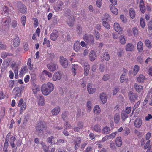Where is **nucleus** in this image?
<instances>
[{"label":"nucleus","instance_id":"nucleus-1","mask_svg":"<svg viewBox=\"0 0 152 152\" xmlns=\"http://www.w3.org/2000/svg\"><path fill=\"white\" fill-rule=\"evenodd\" d=\"M54 86L51 83L48 82L47 84H43L41 87V90L43 94L47 96L53 90Z\"/></svg>","mask_w":152,"mask_h":152},{"label":"nucleus","instance_id":"nucleus-2","mask_svg":"<svg viewBox=\"0 0 152 152\" xmlns=\"http://www.w3.org/2000/svg\"><path fill=\"white\" fill-rule=\"evenodd\" d=\"M83 39L87 45L91 46L94 44V40L93 36L91 34H86L83 36Z\"/></svg>","mask_w":152,"mask_h":152},{"label":"nucleus","instance_id":"nucleus-3","mask_svg":"<svg viewBox=\"0 0 152 152\" xmlns=\"http://www.w3.org/2000/svg\"><path fill=\"white\" fill-rule=\"evenodd\" d=\"M16 5L18 12L24 14H26L27 13V7L20 2H18L16 4Z\"/></svg>","mask_w":152,"mask_h":152},{"label":"nucleus","instance_id":"nucleus-4","mask_svg":"<svg viewBox=\"0 0 152 152\" xmlns=\"http://www.w3.org/2000/svg\"><path fill=\"white\" fill-rule=\"evenodd\" d=\"M46 124L44 122L39 121L36 127V130L37 132H42L43 130L46 129Z\"/></svg>","mask_w":152,"mask_h":152},{"label":"nucleus","instance_id":"nucleus-5","mask_svg":"<svg viewBox=\"0 0 152 152\" xmlns=\"http://www.w3.org/2000/svg\"><path fill=\"white\" fill-rule=\"evenodd\" d=\"M128 96L131 102L134 103L137 99L138 96L137 94L130 91L129 92Z\"/></svg>","mask_w":152,"mask_h":152},{"label":"nucleus","instance_id":"nucleus-6","mask_svg":"<svg viewBox=\"0 0 152 152\" xmlns=\"http://www.w3.org/2000/svg\"><path fill=\"white\" fill-rule=\"evenodd\" d=\"M23 99H20L19 101L18 106L20 107H21L20 109V114H21L22 112L24 111L26 108V104L25 102L23 103Z\"/></svg>","mask_w":152,"mask_h":152},{"label":"nucleus","instance_id":"nucleus-7","mask_svg":"<svg viewBox=\"0 0 152 152\" xmlns=\"http://www.w3.org/2000/svg\"><path fill=\"white\" fill-rule=\"evenodd\" d=\"M61 64L64 68H66L68 65V62L67 60L63 56H61L60 58Z\"/></svg>","mask_w":152,"mask_h":152},{"label":"nucleus","instance_id":"nucleus-8","mask_svg":"<svg viewBox=\"0 0 152 152\" xmlns=\"http://www.w3.org/2000/svg\"><path fill=\"white\" fill-rule=\"evenodd\" d=\"M75 19L72 16H69L67 19L66 23L69 26L72 27L74 25Z\"/></svg>","mask_w":152,"mask_h":152},{"label":"nucleus","instance_id":"nucleus-9","mask_svg":"<svg viewBox=\"0 0 152 152\" xmlns=\"http://www.w3.org/2000/svg\"><path fill=\"white\" fill-rule=\"evenodd\" d=\"M114 27L115 31L118 34H121L122 33V28L120 26V25L118 23H115L114 24Z\"/></svg>","mask_w":152,"mask_h":152},{"label":"nucleus","instance_id":"nucleus-10","mask_svg":"<svg viewBox=\"0 0 152 152\" xmlns=\"http://www.w3.org/2000/svg\"><path fill=\"white\" fill-rule=\"evenodd\" d=\"M84 70V74L86 75H87L89 73L90 69L89 65L88 63L86 62L84 63L83 65Z\"/></svg>","mask_w":152,"mask_h":152},{"label":"nucleus","instance_id":"nucleus-11","mask_svg":"<svg viewBox=\"0 0 152 152\" xmlns=\"http://www.w3.org/2000/svg\"><path fill=\"white\" fill-rule=\"evenodd\" d=\"M142 123V120L140 118H137L135 121L134 125L135 127L137 128H140Z\"/></svg>","mask_w":152,"mask_h":152},{"label":"nucleus","instance_id":"nucleus-12","mask_svg":"<svg viewBox=\"0 0 152 152\" xmlns=\"http://www.w3.org/2000/svg\"><path fill=\"white\" fill-rule=\"evenodd\" d=\"M89 56L91 61H94L96 58V53L93 50H92L90 52Z\"/></svg>","mask_w":152,"mask_h":152},{"label":"nucleus","instance_id":"nucleus-13","mask_svg":"<svg viewBox=\"0 0 152 152\" xmlns=\"http://www.w3.org/2000/svg\"><path fill=\"white\" fill-rule=\"evenodd\" d=\"M134 46L133 44L128 43L125 46V50L126 51H132L134 50Z\"/></svg>","mask_w":152,"mask_h":152},{"label":"nucleus","instance_id":"nucleus-14","mask_svg":"<svg viewBox=\"0 0 152 152\" xmlns=\"http://www.w3.org/2000/svg\"><path fill=\"white\" fill-rule=\"evenodd\" d=\"M87 91L90 94H93L96 91V89L92 88V84L91 83H88L87 85Z\"/></svg>","mask_w":152,"mask_h":152},{"label":"nucleus","instance_id":"nucleus-15","mask_svg":"<svg viewBox=\"0 0 152 152\" xmlns=\"http://www.w3.org/2000/svg\"><path fill=\"white\" fill-rule=\"evenodd\" d=\"M63 3L61 1H59L58 5L54 7V9L56 12H58L62 10Z\"/></svg>","mask_w":152,"mask_h":152},{"label":"nucleus","instance_id":"nucleus-16","mask_svg":"<svg viewBox=\"0 0 152 152\" xmlns=\"http://www.w3.org/2000/svg\"><path fill=\"white\" fill-rule=\"evenodd\" d=\"M80 48L79 42L78 41H76L74 45L73 49L74 50L75 52H77L80 50Z\"/></svg>","mask_w":152,"mask_h":152},{"label":"nucleus","instance_id":"nucleus-17","mask_svg":"<svg viewBox=\"0 0 152 152\" xmlns=\"http://www.w3.org/2000/svg\"><path fill=\"white\" fill-rule=\"evenodd\" d=\"M47 66L49 70L51 71H54L56 67V65L54 64H48Z\"/></svg>","mask_w":152,"mask_h":152},{"label":"nucleus","instance_id":"nucleus-18","mask_svg":"<svg viewBox=\"0 0 152 152\" xmlns=\"http://www.w3.org/2000/svg\"><path fill=\"white\" fill-rule=\"evenodd\" d=\"M61 78L60 74L58 72L55 73L53 77V80L54 81L59 80Z\"/></svg>","mask_w":152,"mask_h":152},{"label":"nucleus","instance_id":"nucleus-19","mask_svg":"<svg viewBox=\"0 0 152 152\" xmlns=\"http://www.w3.org/2000/svg\"><path fill=\"white\" fill-rule=\"evenodd\" d=\"M13 93L16 96H19L20 95V90L19 88H16L13 89Z\"/></svg>","mask_w":152,"mask_h":152},{"label":"nucleus","instance_id":"nucleus-20","mask_svg":"<svg viewBox=\"0 0 152 152\" xmlns=\"http://www.w3.org/2000/svg\"><path fill=\"white\" fill-rule=\"evenodd\" d=\"M60 111V108L58 106L56 107L52 110V113L53 115H57Z\"/></svg>","mask_w":152,"mask_h":152},{"label":"nucleus","instance_id":"nucleus-21","mask_svg":"<svg viewBox=\"0 0 152 152\" xmlns=\"http://www.w3.org/2000/svg\"><path fill=\"white\" fill-rule=\"evenodd\" d=\"M100 99L101 101L103 104H104L107 100L106 94L104 93H102L100 94Z\"/></svg>","mask_w":152,"mask_h":152},{"label":"nucleus","instance_id":"nucleus-22","mask_svg":"<svg viewBox=\"0 0 152 152\" xmlns=\"http://www.w3.org/2000/svg\"><path fill=\"white\" fill-rule=\"evenodd\" d=\"M14 46L15 47H18L20 44V41L19 37L18 36H16L14 39Z\"/></svg>","mask_w":152,"mask_h":152},{"label":"nucleus","instance_id":"nucleus-23","mask_svg":"<svg viewBox=\"0 0 152 152\" xmlns=\"http://www.w3.org/2000/svg\"><path fill=\"white\" fill-rule=\"evenodd\" d=\"M116 145L118 147H120L122 145V141L121 137L117 138L115 141Z\"/></svg>","mask_w":152,"mask_h":152},{"label":"nucleus","instance_id":"nucleus-24","mask_svg":"<svg viewBox=\"0 0 152 152\" xmlns=\"http://www.w3.org/2000/svg\"><path fill=\"white\" fill-rule=\"evenodd\" d=\"M114 121L115 123L117 124L120 120V115L119 113H116L114 116Z\"/></svg>","mask_w":152,"mask_h":152},{"label":"nucleus","instance_id":"nucleus-25","mask_svg":"<svg viewBox=\"0 0 152 152\" xmlns=\"http://www.w3.org/2000/svg\"><path fill=\"white\" fill-rule=\"evenodd\" d=\"M93 110L94 113L96 115H98L101 112L100 107L97 105L94 107Z\"/></svg>","mask_w":152,"mask_h":152},{"label":"nucleus","instance_id":"nucleus-26","mask_svg":"<svg viewBox=\"0 0 152 152\" xmlns=\"http://www.w3.org/2000/svg\"><path fill=\"white\" fill-rule=\"evenodd\" d=\"M134 87L136 91L138 92H140L142 90L143 87L142 86L137 83L134 85Z\"/></svg>","mask_w":152,"mask_h":152},{"label":"nucleus","instance_id":"nucleus-27","mask_svg":"<svg viewBox=\"0 0 152 152\" xmlns=\"http://www.w3.org/2000/svg\"><path fill=\"white\" fill-rule=\"evenodd\" d=\"M58 37L57 33H52L50 35L51 39L53 41H55L57 39Z\"/></svg>","mask_w":152,"mask_h":152},{"label":"nucleus","instance_id":"nucleus-28","mask_svg":"<svg viewBox=\"0 0 152 152\" xmlns=\"http://www.w3.org/2000/svg\"><path fill=\"white\" fill-rule=\"evenodd\" d=\"M129 13L131 18L132 19H133L135 16V12L134 9L133 8H130Z\"/></svg>","mask_w":152,"mask_h":152},{"label":"nucleus","instance_id":"nucleus-29","mask_svg":"<svg viewBox=\"0 0 152 152\" xmlns=\"http://www.w3.org/2000/svg\"><path fill=\"white\" fill-rule=\"evenodd\" d=\"M143 44L141 41H139L137 44V48L140 52H141L143 50Z\"/></svg>","mask_w":152,"mask_h":152},{"label":"nucleus","instance_id":"nucleus-30","mask_svg":"<svg viewBox=\"0 0 152 152\" xmlns=\"http://www.w3.org/2000/svg\"><path fill=\"white\" fill-rule=\"evenodd\" d=\"M145 44L146 47L148 49L151 48L152 47V44L151 42L148 39H147L145 41Z\"/></svg>","mask_w":152,"mask_h":152},{"label":"nucleus","instance_id":"nucleus-31","mask_svg":"<svg viewBox=\"0 0 152 152\" xmlns=\"http://www.w3.org/2000/svg\"><path fill=\"white\" fill-rule=\"evenodd\" d=\"M110 131V127L106 126L102 130V133L105 134L109 133Z\"/></svg>","mask_w":152,"mask_h":152},{"label":"nucleus","instance_id":"nucleus-32","mask_svg":"<svg viewBox=\"0 0 152 152\" xmlns=\"http://www.w3.org/2000/svg\"><path fill=\"white\" fill-rule=\"evenodd\" d=\"M145 79V76L142 75H140L137 78V81L140 83H142Z\"/></svg>","mask_w":152,"mask_h":152},{"label":"nucleus","instance_id":"nucleus-33","mask_svg":"<svg viewBox=\"0 0 152 152\" xmlns=\"http://www.w3.org/2000/svg\"><path fill=\"white\" fill-rule=\"evenodd\" d=\"M139 70V67L137 65H135L133 68V74L135 75L137 73Z\"/></svg>","mask_w":152,"mask_h":152},{"label":"nucleus","instance_id":"nucleus-34","mask_svg":"<svg viewBox=\"0 0 152 152\" xmlns=\"http://www.w3.org/2000/svg\"><path fill=\"white\" fill-rule=\"evenodd\" d=\"M32 89L33 92L35 94L37 93L40 90L38 86L35 84L33 85Z\"/></svg>","mask_w":152,"mask_h":152},{"label":"nucleus","instance_id":"nucleus-35","mask_svg":"<svg viewBox=\"0 0 152 152\" xmlns=\"http://www.w3.org/2000/svg\"><path fill=\"white\" fill-rule=\"evenodd\" d=\"M110 9L111 12L113 14L117 15L118 13V11L117 9L114 7H110Z\"/></svg>","mask_w":152,"mask_h":152},{"label":"nucleus","instance_id":"nucleus-36","mask_svg":"<svg viewBox=\"0 0 152 152\" xmlns=\"http://www.w3.org/2000/svg\"><path fill=\"white\" fill-rule=\"evenodd\" d=\"M121 117L123 121H124L128 117L127 114L125 111L122 112L121 115Z\"/></svg>","mask_w":152,"mask_h":152},{"label":"nucleus","instance_id":"nucleus-37","mask_svg":"<svg viewBox=\"0 0 152 152\" xmlns=\"http://www.w3.org/2000/svg\"><path fill=\"white\" fill-rule=\"evenodd\" d=\"M87 112L88 113H89L92 107L91 103V101H88L87 102Z\"/></svg>","mask_w":152,"mask_h":152},{"label":"nucleus","instance_id":"nucleus-38","mask_svg":"<svg viewBox=\"0 0 152 152\" xmlns=\"http://www.w3.org/2000/svg\"><path fill=\"white\" fill-rule=\"evenodd\" d=\"M68 115V113L66 112H63L61 115V117L64 121H65L67 119V117Z\"/></svg>","mask_w":152,"mask_h":152},{"label":"nucleus","instance_id":"nucleus-39","mask_svg":"<svg viewBox=\"0 0 152 152\" xmlns=\"http://www.w3.org/2000/svg\"><path fill=\"white\" fill-rule=\"evenodd\" d=\"M103 56L104 59L106 61H108L110 59V56L107 52L103 53Z\"/></svg>","mask_w":152,"mask_h":152},{"label":"nucleus","instance_id":"nucleus-40","mask_svg":"<svg viewBox=\"0 0 152 152\" xmlns=\"http://www.w3.org/2000/svg\"><path fill=\"white\" fill-rule=\"evenodd\" d=\"M93 129L96 132H99L101 130V126L98 124L95 125L93 127Z\"/></svg>","mask_w":152,"mask_h":152},{"label":"nucleus","instance_id":"nucleus-41","mask_svg":"<svg viewBox=\"0 0 152 152\" xmlns=\"http://www.w3.org/2000/svg\"><path fill=\"white\" fill-rule=\"evenodd\" d=\"M54 137L53 136H51L47 138L46 142L48 143L52 144L53 141H54Z\"/></svg>","mask_w":152,"mask_h":152},{"label":"nucleus","instance_id":"nucleus-42","mask_svg":"<svg viewBox=\"0 0 152 152\" xmlns=\"http://www.w3.org/2000/svg\"><path fill=\"white\" fill-rule=\"evenodd\" d=\"M38 104L41 106H43L45 104L44 99L43 96H40L39 101L38 102Z\"/></svg>","mask_w":152,"mask_h":152},{"label":"nucleus","instance_id":"nucleus-43","mask_svg":"<svg viewBox=\"0 0 152 152\" xmlns=\"http://www.w3.org/2000/svg\"><path fill=\"white\" fill-rule=\"evenodd\" d=\"M27 64L29 66L28 69L29 70H32L33 68V65L31 64V60L30 58L28 59Z\"/></svg>","mask_w":152,"mask_h":152},{"label":"nucleus","instance_id":"nucleus-44","mask_svg":"<svg viewBox=\"0 0 152 152\" xmlns=\"http://www.w3.org/2000/svg\"><path fill=\"white\" fill-rule=\"evenodd\" d=\"M126 40L123 35L120 37V42L122 44H125L126 43Z\"/></svg>","mask_w":152,"mask_h":152},{"label":"nucleus","instance_id":"nucleus-45","mask_svg":"<svg viewBox=\"0 0 152 152\" xmlns=\"http://www.w3.org/2000/svg\"><path fill=\"white\" fill-rule=\"evenodd\" d=\"M102 24L103 26L108 29H109L110 28V25L107 23V21L105 20L102 21Z\"/></svg>","mask_w":152,"mask_h":152},{"label":"nucleus","instance_id":"nucleus-46","mask_svg":"<svg viewBox=\"0 0 152 152\" xmlns=\"http://www.w3.org/2000/svg\"><path fill=\"white\" fill-rule=\"evenodd\" d=\"M64 15L66 17L72 16L71 14V11L69 9L67 10L64 12Z\"/></svg>","mask_w":152,"mask_h":152},{"label":"nucleus","instance_id":"nucleus-47","mask_svg":"<svg viewBox=\"0 0 152 152\" xmlns=\"http://www.w3.org/2000/svg\"><path fill=\"white\" fill-rule=\"evenodd\" d=\"M9 139L6 138L5 139V141L4 144V149H6L5 151V152H7V148L8 146V141Z\"/></svg>","mask_w":152,"mask_h":152},{"label":"nucleus","instance_id":"nucleus-48","mask_svg":"<svg viewBox=\"0 0 152 152\" xmlns=\"http://www.w3.org/2000/svg\"><path fill=\"white\" fill-rule=\"evenodd\" d=\"M75 140H74V142L75 143H77L78 144H80L81 142V137H77L75 138Z\"/></svg>","mask_w":152,"mask_h":152},{"label":"nucleus","instance_id":"nucleus-49","mask_svg":"<svg viewBox=\"0 0 152 152\" xmlns=\"http://www.w3.org/2000/svg\"><path fill=\"white\" fill-rule=\"evenodd\" d=\"M140 26L142 28H144L145 26V20L143 18H140Z\"/></svg>","mask_w":152,"mask_h":152},{"label":"nucleus","instance_id":"nucleus-50","mask_svg":"<svg viewBox=\"0 0 152 152\" xmlns=\"http://www.w3.org/2000/svg\"><path fill=\"white\" fill-rule=\"evenodd\" d=\"M132 31L134 35L136 36L138 35V30L136 27H134L132 28Z\"/></svg>","mask_w":152,"mask_h":152},{"label":"nucleus","instance_id":"nucleus-51","mask_svg":"<svg viewBox=\"0 0 152 152\" xmlns=\"http://www.w3.org/2000/svg\"><path fill=\"white\" fill-rule=\"evenodd\" d=\"M110 18V17L109 14L105 13L104 15V17L102 18V21L105 20L107 21V20H109Z\"/></svg>","mask_w":152,"mask_h":152},{"label":"nucleus","instance_id":"nucleus-52","mask_svg":"<svg viewBox=\"0 0 152 152\" xmlns=\"http://www.w3.org/2000/svg\"><path fill=\"white\" fill-rule=\"evenodd\" d=\"M78 67V66L77 65L73 64L72 65V69L73 72L74 73V75L75 76L76 75V71Z\"/></svg>","mask_w":152,"mask_h":152},{"label":"nucleus","instance_id":"nucleus-53","mask_svg":"<svg viewBox=\"0 0 152 152\" xmlns=\"http://www.w3.org/2000/svg\"><path fill=\"white\" fill-rule=\"evenodd\" d=\"M43 44H46V46L48 47H49L50 46V42L49 40H47L46 38H45L44 40Z\"/></svg>","mask_w":152,"mask_h":152},{"label":"nucleus","instance_id":"nucleus-54","mask_svg":"<svg viewBox=\"0 0 152 152\" xmlns=\"http://www.w3.org/2000/svg\"><path fill=\"white\" fill-rule=\"evenodd\" d=\"M64 128L65 129H70L71 127V126L70 124L68 122H66L65 124H64Z\"/></svg>","mask_w":152,"mask_h":152},{"label":"nucleus","instance_id":"nucleus-55","mask_svg":"<svg viewBox=\"0 0 152 152\" xmlns=\"http://www.w3.org/2000/svg\"><path fill=\"white\" fill-rule=\"evenodd\" d=\"M21 20L22 24L25 26L26 23V17L25 15L22 16L21 18Z\"/></svg>","mask_w":152,"mask_h":152},{"label":"nucleus","instance_id":"nucleus-56","mask_svg":"<svg viewBox=\"0 0 152 152\" xmlns=\"http://www.w3.org/2000/svg\"><path fill=\"white\" fill-rule=\"evenodd\" d=\"M42 72L43 74L48 76L49 77H51L52 76V74L47 71L44 70Z\"/></svg>","mask_w":152,"mask_h":152},{"label":"nucleus","instance_id":"nucleus-57","mask_svg":"<svg viewBox=\"0 0 152 152\" xmlns=\"http://www.w3.org/2000/svg\"><path fill=\"white\" fill-rule=\"evenodd\" d=\"M65 142H67V141L64 140L63 139H60L57 140L56 144L57 145H60L61 144Z\"/></svg>","mask_w":152,"mask_h":152},{"label":"nucleus","instance_id":"nucleus-58","mask_svg":"<svg viewBox=\"0 0 152 152\" xmlns=\"http://www.w3.org/2000/svg\"><path fill=\"white\" fill-rule=\"evenodd\" d=\"M94 36L96 40H98L100 38V34L99 32L97 31H95Z\"/></svg>","mask_w":152,"mask_h":152},{"label":"nucleus","instance_id":"nucleus-59","mask_svg":"<svg viewBox=\"0 0 152 152\" xmlns=\"http://www.w3.org/2000/svg\"><path fill=\"white\" fill-rule=\"evenodd\" d=\"M11 22V19L10 18H8L4 21V23L5 25H9Z\"/></svg>","mask_w":152,"mask_h":152},{"label":"nucleus","instance_id":"nucleus-60","mask_svg":"<svg viewBox=\"0 0 152 152\" xmlns=\"http://www.w3.org/2000/svg\"><path fill=\"white\" fill-rule=\"evenodd\" d=\"M96 4L97 7L100 8L102 4V0H97L96 1Z\"/></svg>","mask_w":152,"mask_h":152},{"label":"nucleus","instance_id":"nucleus-61","mask_svg":"<svg viewBox=\"0 0 152 152\" xmlns=\"http://www.w3.org/2000/svg\"><path fill=\"white\" fill-rule=\"evenodd\" d=\"M110 146L112 150H115L116 149V147L114 142H112L110 143Z\"/></svg>","mask_w":152,"mask_h":152},{"label":"nucleus","instance_id":"nucleus-62","mask_svg":"<svg viewBox=\"0 0 152 152\" xmlns=\"http://www.w3.org/2000/svg\"><path fill=\"white\" fill-rule=\"evenodd\" d=\"M120 18L122 21L124 23H126V19L125 17H124V16L123 15H121L120 16Z\"/></svg>","mask_w":152,"mask_h":152},{"label":"nucleus","instance_id":"nucleus-63","mask_svg":"<svg viewBox=\"0 0 152 152\" xmlns=\"http://www.w3.org/2000/svg\"><path fill=\"white\" fill-rule=\"evenodd\" d=\"M148 29L149 30H152V20H151L148 23Z\"/></svg>","mask_w":152,"mask_h":152},{"label":"nucleus","instance_id":"nucleus-64","mask_svg":"<svg viewBox=\"0 0 152 152\" xmlns=\"http://www.w3.org/2000/svg\"><path fill=\"white\" fill-rule=\"evenodd\" d=\"M23 48L24 49L25 51H26L28 50L29 48L28 46V44L27 42H26L24 44Z\"/></svg>","mask_w":152,"mask_h":152}]
</instances>
